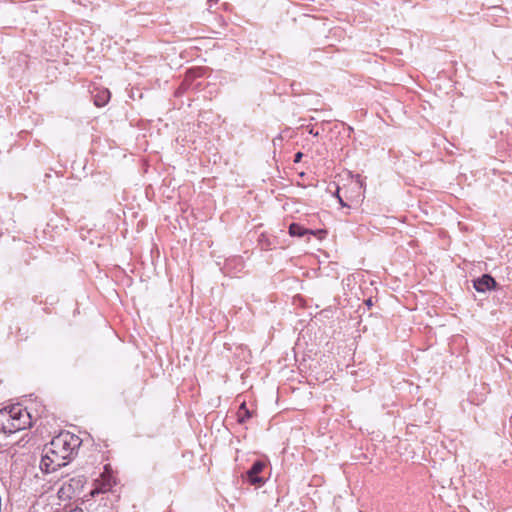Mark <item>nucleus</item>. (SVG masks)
<instances>
[{
    "mask_svg": "<svg viewBox=\"0 0 512 512\" xmlns=\"http://www.w3.org/2000/svg\"><path fill=\"white\" fill-rule=\"evenodd\" d=\"M302 155H303V154H302L301 152L296 153V154H295L294 162H295V163H298V162L301 160Z\"/></svg>",
    "mask_w": 512,
    "mask_h": 512,
    "instance_id": "11",
    "label": "nucleus"
},
{
    "mask_svg": "<svg viewBox=\"0 0 512 512\" xmlns=\"http://www.w3.org/2000/svg\"><path fill=\"white\" fill-rule=\"evenodd\" d=\"M356 185L359 187V188H362L363 187V182H362V179L361 177L358 175L356 177Z\"/></svg>",
    "mask_w": 512,
    "mask_h": 512,
    "instance_id": "10",
    "label": "nucleus"
},
{
    "mask_svg": "<svg viewBox=\"0 0 512 512\" xmlns=\"http://www.w3.org/2000/svg\"><path fill=\"white\" fill-rule=\"evenodd\" d=\"M69 461L64 455L58 453L56 449L51 448L47 444L43 449L39 467L44 473H53L59 468L66 466Z\"/></svg>",
    "mask_w": 512,
    "mask_h": 512,
    "instance_id": "3",
    "label": "nucleus"
},
{
    "mask_svg": "<svg viewBox=\"0 0 512 512\" xmlns=\"http://www.w3.org/2000/svg\"><path fill=\"white\" fill-rule=\"evenodd\" d=\"M115 484L114 477L105 467V471L101 474L100 479L96 480L95 487L91 490V496H95L100 493H106L112 489Z\"/></svg>",
    "mask_w": 512,
    "mask_h": 512,
    "instance_id": "4",
    "label": "nucleus"
},
{
    "mask_svg": "<svg viewBox=\"0 0 512 512\" xmlns=\"http://www.w3.org/2000/svg\"><path fill=\"white\" fill-rule=\"evenodd\" d=\"M495 280L490 275H483L474 281V288L478 292H486L494 287Z\"/></svg>",
    "mask_w": 512,
    "mask_h": 512,
    "instance_id": "6",
    "label": "nucleus"
},
{
    "mask_svg": "<svg viewBox=\"0 0 512 512\" xmlns=\"http://www.w3.org/2000/svg\"><path fill=\"white\" fill-rule=\"evenodd\" d=\"M49 445L68 460H71L73 454L80 447L81 440L73 433L65 431L53 437Z\"/></svg>",
    "mask_w": 512,
    "mask_h": 512,
    "instance_id": "2",
    "label": "nucleus"
},
{
    "mask_svg": "<svg viewBox=\"0 0 512 512\" xmlns=\"http://www.w3.org/2000/svg\"><path fill=\"white\" fill-rule=\"evenodd\" d=\"M250 416H251L250 412L247 409L245 402H243L240 405L239 411H238V420H239V422H244L246 419L250 418Z\"/></svg>",
    "mask_w": 512,
    "mask_h": 512,
    "instance_id": "9",
    "label": "nucleus"
},
{
    "mask_svg": "<svg viewBox=\"0 0 512 512\" xmlns=\"http://www.w3.org/2000/svg\"><path fill=\"white\" fill-rule=\"evenodd\" d=\"M110 100V91L108 89L98 90L94 94V103L98 107L105 106Z\"/></svg>",
    "mask_w": 512,
    "mask_h": 512,
    "instance_id": "8",
    "label": "nucleus"
},
{
    "mask_svg": "<svg viewBox=\"0 0 512 512\" xmlns=\"http://www.w3.org/2000/svg\"><path fill=\"white\" fill-rule=\"evenodd\" d=\"M31 424L30 413L20 404L7 406L0 410V433L13 434L29 428Z\"/></svg>",
    "mask_w": 512,
    "mask_h": 512,
    "instance_id": "1",
    "label": "nucleus"
},
{
    "mask_svg": "<svg viewBox=\"0 0 512 512\" xmlns=\"http://www.w3.org/2000/svg\"><path fill=\"white\" fill-rule=\"evenodd\" d=\"M289 234L292 237H303L305 235H314L315 232L313 230L304 228L298 223H292L289 226Z\"/></svg>",
    "mask_w": 512,
    "mask_h": 512,
    "instance_id": "7",
    "label": "nucleus"
},
{
    "mask_svg": "<svg viewBox=\"0 0 512 512\" xmlns=\"http://www.w3.org/2000/svg\"><path fill=\"white\" fill-rule=\"evenodd\" d=\"M310 133H312V135H315V136L318 135V132H313V130H311Z\"/></svg>",
    "mask_w": 512,
    "mask_h": 512,
    "instance_id": "13",
    "label": "nucleus"
},
{
    "mask_svg": "<svg viewBox=\"0 0 512 512\" xmlns=\"http://www.w3.org/2000/svg\"><path fill=\"white\" fill-rule=\"evenodd\" d=\"M338 198H339L340 204L344 206L345 204L343 203L342 198H340L339 196H338Z\"/></svg>",
    "mask_w": 512,
    "mask_h": 512,
    "instance_id": "12",
    "label": "nucleus"
},
{
    "mask_svg": "<svg viewBox=\"0 0 512 512\" xmlns=\"http://www.w3.org/2000/svg\"><path fill=\"white\" fill-rule=\"evenodd\" d=\"M266 464L263 461H256L252 467L246 472L247 479L251 485L262 486L266 480L259 474L263 471Z\"/></svg>",
    "mask_w": 512,
    "mask_h": 512,
    "instance_id": "5",
    "label": "nucleus"
}]
</instances>
